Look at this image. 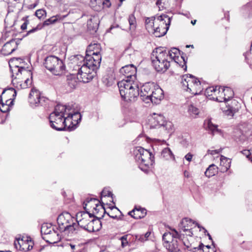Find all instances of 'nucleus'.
<instances>
[{
	"instance_id": "10",
	"label": "nucleus",
	"mask_w": 252,
	"mask_h": 252,
	"mask_svg": "<svg viewBox=\"0 0 252 252\" xmlns=\"http://www.w3.org/2000/svg\"><path fill=\"white\" fill-rule=\"evenodd\" d=\"M75 58L80 60L74 66V70H76L78 72L92 73V71L96 72L100 64H98V65H96L94 62H94L90 60L87 61L83 56L79 55H76Z\"/></svg>"
},
{
	"instance_id": "28",
	"label": "nucleus",
	"mask_w": 252,
	"mask_h": 252,
	"mask_svg": "<svg viewBox=\"0 0 252 252\" xmlns=\"http://www.w3.org/2000/svg\"><path fill=\"white\" fill-rule=\"evenodd\" d=\"M147 214V211L144 208L134 209L128 212V215L135 219L144 218Z\"/></svg>"
},
{
	"instance_id": "48",
	"label": "nucleus",
	"mask_w": 252,
	"mask_h": 252,
	"mask_svg": "<svg viewBox=\"0 0 252 252\" xmlns=\"http://www.w3.org/2000/svg\"><path fill=\"white\" fill-rule=\"evenodd\" d=\"M32 85V80L29 78L27 79L25 82L21 85L23 89H25Z\"/></svg>"
},
{
	"instance_id": "53",
	"label": "nucleus",
	"mask_w": 252,
	"mask_h": 252,
	"mask_svg": "<svg viewBox=\"0 0 252 252\" xmlns=\"http://www.w3.org/2000/svg\"><path fill=\"white\" fill-rule=\"evenodd\" d=\"M32 244V250H33V252H39L43 249V247H41L40 246L38 247L37 245H34L33 242Z\"/></svg>"
},
{
	"instance_id": "35",
	"label": "nucleus",
	"mask_w": 252,
	"mask_h": 252,
	"mask_svg": "<svg viewBox=\"0 0 252 252\" xmlns=\"http://www.w3.org/2000/svg\"><path fill=\"white\" fill-rule=\"evenodd\" d=\"M217 87H218L216 86V87H210L207 88L205 91V95L207 97H210V99L213 100L212 99H211V98L214 97L213 96L214 94L215 95H216V93L218 91Z\"/></svg>"
},
{
	"instance_id": "6",
	"label": "nucleus",
	"mask_w": 252,
	"mask_h": 252,
	"mask_svg": "<svg viewBox=\"0 0 252 252\" xmlns=\"http://www.w3.org/2000/svg\"><path fill=\"white\" fill-rule=\"evenodd\" d=\"M181 84L183 89L194 95L200 94L203 90L200 81L191 74L183 75Z\"/></svg>"
},
{
	"instance_id": "62",
	"label": "nucleus",
	"mask_w": 252,
	"mask_h": 252,
	"mask_svg": "<svg viewBox=\"0 0 252 252\" xmlns=\"http://www.w3.org/2000/svg\"><path fill=\"white\" fill-rule=\"evenodd\" d=\"M221 89L222 88L220 87H219L217 93H218V94H220V96H221V97H222V96H223V94H221V92L220 91V89L221 90Z\"/></svg>"
},
{
	"instance_id": "61",
	"label": "nucleus",
	"mask_w": 252,
	"mask_h": 252,
	"mask_svg": "<svg viewBox=\"0 0 252 252\" xmlns=\"http://www.w3.org/2000/svg\"><path fill=\"white\" fill-rule=\"evenodd\" d=\"M195 224H196V225H197V227L200 228V230H201V229H202L204 230L205 233L207 232V230L203 227L201 226L198 223H196Z\"/></svg>"
},
{
	"instance_id": "39",
	"label": "nucleus",
	"mask_w": 252,
	"mask_h": 252,
	"mask_svg": "<svg viewBox=\"0 0 252 252\" xmlns=\"http://www.w3.org/2000/svg\"><path fill=\"white\" fill-rule=\"evenodd\" d=\"M206 130L208 131L209 133H211L212 135L215 134L221 135L222 131L221 130L219 129L218 127H206Z\"/></svg>"
},
{
	"instance_id": "42",
	"label": "nucleus",
	"mask_w": 252,
	"mask_h": 252,
	"mask_svg": "<svg viewBox=\"0 0 252 252\" xmlns=\"http://www.w3.org/2000/svg\"><path fill=\"white\" fill-rule=\"evenodd\" d=\"M77 127H52L57 131H72L74 130Z\"/></svg>"
},
{
	"instance_id": "46",
	"label": "nucleus",
	"mask_w": 252,
	"mask_h": 252,
	"mask_svg": "<svg viewBox=\"0 0 252 252\" xmlns=\"http://www.w3.org/2000/svg\"><path fill=\"white\" fill-rule=\"evenodd\" d=\"M113 194V193L109 190L104 189L101 192V197H106V196H111L112 197Z\"/></svg>"
},
{
	"instance_id": "31",
	"label": "nucleus",
	"mask_w": 252,
	"mask_h": 252,
	"mask_svg": "<svg viewBox=\"0 0 252 252\" xmlns=\"http://www.w3.org/2000/svg\"><path fill=\"white\" fill-rule=\"evenodd\" d=\"M191 223H194V222H192L191 219L188 218L184 219L181 222L182 229L183 231H187L188 232V234H187L189 236H192V235L193 234L192 232L190 231L191 228H189V227L188 226L189 224Z\"/></svg>"
},
{
	"instance_id": "34",
	"label": "nucleus",
	"mask_w": 252,
	"mask_h": 252,
	"mask_svg": "<svg viewBox=\"0 0 252 252\" xmlns=\"http://www.w3.org/2000/svg\"><path fill=\"white\" fill-rule=\"evenodd\" d=\"M166 53L168 59L175 60V58L178 57V55L180 54V50L176 48H173L170 51L166 50Z\"/></svg>"
},
{
	"instance_id": "11",
	"label": "nucleus",
	"mask_w": 252,
	"mask_h": 252,
	"mask_svg": "<svg viewBox=\"0 0 252 252\" xmlns=\"http://www.w3.org/2000/svg\"><path fill=\"white\" fill-rule=\"evenodd\" d=\"M101 46L98 43L90 44L86 51V56L84 57L87 61H91L94 62L96 65L100 64L101 61Z\"/></svg>"
},
{
	"instance_id": "51",
	"label": "nucleus",
	"mask_w": 252,
	"mask_h": 252,
	"mask_svg": "<svg viewBox=\"0 0 252 252\" xmlns=\"http://www.w3.org/2000/svg\"><path fill=\"white\" fill-rule=\"evenodd\" d=\"M95 207L94 208V211H95V212H94V214H97L98 213V211L99 210V209H97V207H99L100 208V209L101 210V211L103 212V214H105L106 212L105 210V209L104 208V207L102 206V205H98L97 204H95Z\"/></svg>"
},
{
	"instance_id": "8",
	"label": "nucleus",
	"mask_w": 252,
	"mask_h": 252,
	"mask_svg": "<svg viewBox=\"0 0 252 252\" xmlns=\"http://www.w3.org/2000/svg\"><path fill=\"white\" fill-rule=\"evenodd\" d=\"M57 222L60 231L68 230L74 234L76 232L77 226L74 222V218L68 212H63L57 218Z\"/></svg>"
},
{
	"instance_id": "40",
	"label": "nucleus",
	"mask_w": 252,
	"mask_h": 252,
	"mask_svg": "<svg viewBox=\"0 0 252 252\" xmlns=\"http://www.w3.org/2000/svg\"><path fill=\"white\" fill-rule=\"evenodd\" d=\"M10 67L11 68V71L12 72V76L14 77V74H16L17 75L19 73H21V72L22 70H25L27 71V70L26 69V67L24 66H18L17 65H15L14 68H12L11 66L10 65Z\"/></svg>"
},
{
	"instance_id": "56",
	"label": "nucleus",
	"mask_w": 252,
	"mask_h": 252,
	"mask_svg": "<svg viewBox=\"0 0 252 252\" xmlns=\"http://www.w3.org/2000/svg\"><path fill=\"white\" fill-rule=\"evenodd\" d=\"M241 153L246 157L248 158L249 159L250 158V156H251V150H245L241 152Z\"/></svg>"
},
{
	"instance_id": "44",
	"label": "nucleus",
	"mask_w": 252,
	"mask_h": 252,
	"mask_svg": "<svg viewBox=\"0 0 252 252\" xmlns=\"http://www.w3.org/2000/svg\"><path fill=\"white\" fill-rule=\"evenodd\" d=\"M237 109L230 107L227 110L225 111V114L229 116H233L234 114L237 111Z\"/></svg>"
},
{
	"instance_id": "64",
	"label": "nucleus",
	"mask_w": 252,
	"mask_h": 252,
	"mask_svg": "<svg viewBox=\"0 0 252 252\" xmlns=\"http://www.w3.org/2000/svg\"><path fill=\"white\" fill-rule=\"evenodd\" d=\"M251 161H252V149L251 150V156H250V158Z\"/></svg>"
},
{
	"instance_id": "2",
	"label": "nucleus",
	"mask_w": 252,
	"mask_h": 252,
	"mask_svg": "<svg viewBox=\"0 0 252 252\" xmlns=\"http://www.w3.org/2000/svg\"><path fill=\"white\" fill-rule=\"evenodd\" d=\"M151 59L153 65L158 72H164L170 66L166 50L164 47L156 48L152 54Z\"/></svg>"
},
{
	"instance_id": "26",
	"label": "nucleus",
	"mask_w": 252,
	"mask_h": 252,
	"mask_svg": "<svg viewBox=\"0 0 252 252\" xmlns=\"http://www.w3.org/2000/svg\"><path fill=\"white\" fill-rule=\"evenodd\" d=\"M16 47L15 40L11 39L3 46L1 51L4 55H9L16 50Z\"/></svg>"
},
{
	"instance_id": "43",
	"label": "nucleus",
	"mask_w": 252,
	"mask_h": 252,
	"mask_svg": "<svg viewBox=\"0 0 252 252\" xmlns=\"http://www.w3.org/2000/svg\"><path fill=\"white\" fill-rule=\"evenodd\" d=\"M243 129H240L237 127L236 129L237 131L239 132V133H240L242 135H243L244 137L247 138L249 134L248 133V127H242Z\"/></svg>"
},
{
	"instance_id": "38",
	"label": "nucleus",
	"mask_w": 252,
	"mask_h": 252,
	"mask_svg": "<svg viewBox=\"0 0 252 252\" xmlns=\"http://www.w3.org/2000/svg\"><path fill=\"white\" fill-rule=\"evenodd\" d=\"M46 11L43 9H38L36 11L34 16L35 18H34L32 20L35 21L37 19H43L46 16Z\"/></svg>"
},
{
	"instance_id": "54",
	"label": "nucleus",
	"mask_w": 252,
	"mask_h": 252,
	"mask_svg": "<svg viewBox=\"0 0 252 252\" xmlns=\"http://www.w3.org/2000/svg\"><path fill=\"white\" fill-rule=\"evenodd\" d=\"M204 125H206V126H218V125L213 124L211 119L205 120L204 121Z\"/></svg>"
},
{
	"instance_id": "21",
	"label": "nucleus",
	"mask_w": 252,
	"mask_h": 252,
	"mask_svg": "<svg viewBox=\"0 0 252 252\" xmlns=\"http://www.w3.org/2000/svg\"><path fill=\"white\" fill-rule=\"evenodd\" d=\"M150 126H166L167 122L164 120V117L162 115L154 114V117H151L149 119Z\"/></svg>"
},
{
	"instance_id": "30",
	"label": "nucleus",
	"mask_w": 252,
	"mask_h": 252,
	"mask_svg": "<svg viewBox=\"0 0 252 252\" xmlns=\"http://www.w3.org/2000/svg\"><path fill=\"white\" fill-rule=\"evenodd\" d=\"M77 77L76 73L71 74L67 76V84L71 89H75L78 85Z\"/></svg>"
},
{
	"instance_id": "57",
	"label": "nucleus",
	"mask_w": 252,
	"mask_h": 252,
	"mask_svg": "<svg viewBox=\"0 0 252 252\" xmlns=\"http://www.w3.org/2000/svg\"><path fill=\"white\" fill-rule=\"evenodd\" d=\"M181 58L183 60V64H180V65L181 66V67L184 69V70L186 71L187 69V66L186 65L187 61L185 60V59L183 56H181Z\"/></svg>"
},
{
	"instance_id": "24",
	"label": "nucleus",
	"mask_w": 252,
	"mask_h": 252,
	"mask_svg": "<svg viewBox=\"0 0 252 252\" xmlns=\"http://www.w3.org/2000/svg\"><path fill=\"white\" fill-rule=\"evenodd\" d=\"M64 117H66L64 115H58L52 113L49 117V122L51 124L50 126H55L56 125L64 126L63 119Z\"/></svg>"
},
{
	"instance_id": "16",
	"label": "nucleus",
	"mask_w": 252,
	"mask_h": 252,
	"mask_svg": "<svg viewBox=\"0 0 252 252\" xmlns=\"http://www.w3.org/2000/svg\"><path fill=\"white\" fill-rule=\"evenodd\" d=\"M221 94H223V96L221 97H213L211 98L213 100H215L218 102L227 101L232 98L234 96L233 91L229 87H224L221 89Z\"/></svg>"
},
{
	"instance_id": "55",
	"label": "nucleus",
	"mask_w": 252,
	"mask_h": 252,
	"mask_svg": "<svg viewBox=\"0 0 252 252\" xmlns=\"http://www.w3.org/2000/svg\"><path fill=\"white\" fill-rule=\"evenodd\" d=\"M64 246L66 249H68V248H70L71 249V250H72L73 251H74L75 248V245H73V244H70L69 243H66L64 244Z\"/></svg>"
},
{
	"instance_id": "4",
	"label": "nucleus",
	"mask_w": 252,
	"mask_h": 252,
	"mask_svg": "<svg viewBox=\"0 0 252 252\" xmlns=\"http://www.w3.org/2000/svg\"><path fill=\"white\" fill-rule=\"evenodd\" d=\"M135 159L139 164L140 168L144 172L154 163V156L149 151L141 147H138L135 150Z\"/></svg>"
},
{
	"instance_id": "32",
	"label": "nucleus",
	"mask_w": 252,
	"mask_h": 252,
	"mask_svg": "<svg viewBox=\"0 0 252 252\" xmlns=\"http://www.w3.org/2000/svg\"><path fill=\"white\" fill-rule=\"evenodd\" d=\"M54 230V228L50 223H43L41 227V233L42 237L45 236L49 234Z\"/></svg>"
},
{
	"instance_id": "18",
	"label": "nucleus",
	"mask_w": 252,
	"mask_h": 252,
	"mask_svg": "<svg viewBox=\"0 0 252 252\" xmlns=\"http://www.w3.org/2000/svg\"><path fill=\"white\" fill-rule=\"evenodd\" d=\"M163 97V90L158 85L156 84L154 90H153V93L151 94V97H150L149 100H150L152 103H158Z\"/></svg>"
},
{
	"instance_id": "41",
	"label": "nucleus",
	"mask_w": 252,
	"mask_h": 252,
	"mask_svg": "<svg viewBox=\"0 0 252 252\" xmlns=\"http://www.w3.org/2000/svg\"><path fill=\"white\" fill-rule=\"evenodd\" d=\"M161 156L163 158L168 159L169 158H171L173 156V154L170 149L166 148L162 150L161 152Z\"/></svg>"
},
{
	"instance_id": "20",
	"label": "nucleus",
	"mask_w": 252,
	"mask_h": 252,
	"mask_svg": "<svg viewBox=\"0 0 252 252\" xmlns=\"http://www.w3.org/2000/svg\"><path fill=\"white\" fill-rule=\"evenodd\" d=\"M67 15H57L56 16L51 17L48 19L45 20L43 24L42 25L38 24L36 28H32V32L36 31L38 30L41 29L43 26L45 25H49L51 24H54L57 22L58 21L63 20Z\"/></svg>"
},
{
	"instance_id": "1",
	"label": "nucleus",
	"mask_w": 252,
	"mask_h": 252,
	"mask_svg": "<svg viewBox=\"0 0 252 252\" xmlns=\"http://www.w3.org/2000/svg\"><path fill=\"white\" fill-rule=\"evenodd\" d=\"M171 23V17L166 14L147 18L145 27L148 32L160 37L166 34Z\"/></svg>"
},
{
	"instance_id": "3",
	"label": "nucleus",
	"mask_w": 252,
	"mask_h": 252,
	"mask_svg": "<svg viewBox=\"0 0 252 252\" xmlns=\"http://www.w3.org/2000/svg\"><path fill=\"white\" fill-rule=\"evenodd\" d=\"M91 216H89L88 212H79L76 215V221L77 226L76 232L74 234L78 233L80 228H82L89 232H92L98 231L100 227H95V225H101V223L98 220H91Z\"/></svg>"
},
{
	"instance_id": "60",
	"label": "nucleus",
	"mask_w": 252,
	"mask_h": 252,
	"mask_svg": "<svg viewBox=\"0 0 252 252\" xmlns=\"http://www.w3.org/2000/svg\"><path fill=\"white\" fill-rule=\"evenodd\" d=\"M150 234L151 232L150 231H148L144 235V238L146 241L148 240V238L150 236Z\"/></svg>"
},
{
	"instance_id": "36",
	"label": "nucleus",
	"mask_w": 252,
	"mask_h": 252,
	"mask_svg": "<svg viewBox=\"0 0 252 252\" xmlns=\"http://www.w3.org/2000/svg\"><path fill=\"white\" fill-rule=\"evenodd\" d=\"M188 113L189 115L192 117H196L199 113V109L194 106L192 104H190L188 107Z\"/></svg>"
},
{
	"instance_id": "5",
	"label": "nucleus",
	"mask_w": 252,
	"mask_h": 252,
	"mask_svg": "<svg viewBox=\"0 0 252 252\" xmlns=\"http://www.w3.org/2000/svg\"><path fill=\"white\" fill-rule=\"evenodd\" d=\"M180 239V234L175 229H171V231L165 232L162 236L163 246L168 252H179Z\"/></svg>"
},
{
	"instance_id": "23",
	"label": "nucleus",
	"mask_w": 252,
	"mask_h": 252,
	"mask_svg": "<svg viewBox=\"0 0 252 252\" xmlns=\"http://www.w3.org/2000/svg\"><path fill=\"white\" fill-rule=\"evenodd\" d=\"M72 104L62 105L61 104H57L55 107V110L52 113H55L58 115H62L65 116L67 115L68 112L72 111Z\"/></svg>"
},
{
	"instance_id": "13",
	"label": "nucleus",
	"mask_w": 252,
	"mask_h": 252,
	"mask_svg": "<svg viewBox=\"0 0 252 252\" xmlns=\"http://www.w3.org/2000/svg\"><path fill=\"white\" fill-rule=\"evenodd\" d=\"M156 85L154 82H148L145 83L141 88L140 93V97L144 101L148 102L149 99L153 93V90Z\"/></svg>"
},
{
	"instance_id": "22",
	"label": "nucleus",
	"mask_w": 252,
	"mask_h": 252,
	"mask_svg": "<svg viewBox=\"0 0 252 252\" xmlns=\"http://www.w3.org/2000/svg\"><path fill=\"white\" fill-rule=\"evenodd\" d=\"M32 97H35L34 105L35 107L39 106H44L48 101V99L45 97H41L39 92L32 87Z\"/></svg>"
},
{
	"instance_id": "45",
	"label": "nucleus",
	"mask_w": 252,
	"mask_h": 252,
	"mask_svg": "<svg viewBox=\"0 0 252 252\" xmlns=\"http://www.w3.org/2000/svg\"><path fill=\"white\" fill-rule=\"evenodd\" d=\"M96 3H102L106 7L109 8L111 6V3L109 0H95Z\"/></svg>"
},
{
	"instance_id": "19",
	"label": "nucleus",
	"mask_w": 252,
	"mask_h": 252,
	"mask_svg": "<svg viewBox=\"0 0 252 252\" xmlns=\"http://www.w3.org/2000/svg\"><path fill=\"white\" fill-rule=\"evenodd\" d=\"M32 241V239L30 237H27V239L24 240L23 239H17L14 242V246L17 250L20 251L27 252L30 250V245L29 244V242Z\"/></svg>"
},
{
	"instance_id": "37",
	"label": "nucleus",
	"mask_w": 252,
	"mask_h": 252,
	"mask_svg": "<svg viewBox=\"0 0 252 252\" xmlns=\"http://www.w3.org/2000/svg\"><path fill=\"white\" fill-rule=\"evenodd\" d=\"M128 20L129 24V30L134 31L136 26V21L134 15H129Z\"/></svg>"
},
{
	"instance_id": "14",
	"label": "nucleus",
	"mask_w": 252,
	"mask_h": 252,
	"mask_svg": "<svg viewBox=\"0 0 252 252\" xmlns=\"http://www.w3.org/2000/svg\"><path fill=\"white\" fill-rule=\"evenodd\" d=\"M134 80L135 79H123L122 80L118 83V86L121 96L126 95V92H128L129 88L132 87Z\"/></svg>"
},
{
	"instance_id": "59",
	"label": "nucleus",
	"mask_w": 252,
	"mask_h": 252,
	"mask_svg": "<svg viewBox=\"0 0 252 252\" xmlns=\"http://www.w3.org/2000/svg\"><path fill=\"white\" fill-rule=\"evenodd\" d=\"M27 25H28V21H25L24 22V23L21 25V29L22 30H26L27 29Z\"/></svg>"
},
{
	"instance_id": "9",
	"label": "nucleus",
	"mask_w": 252,
	"mask_h": 252,
	"mask_svg": "<svg viewBox=\"0 0 252 252\" xmlns=\"http://www.w3.org/2000/svg\"><path fill=\"white\" fill-rule=\"evenodd\" d=\"M16 95V91L13 88L3 91L0 96V110L2 112L6 113L10 110Z\"/></svg>"
},
{
	"instance_id": "7",
	"label": "nucleus",
	"mask_w": 252,
	"mask_h": 252,
	"mask_svg": "<svg viewBox=\"0 0 252 252\" xmlns=\"http://www.w3.org/2000/svg\"><path fill=\"white\" fill-rule=\"evenodd\" d=\"M43 64L46 68L55 75L63 74L65 66L63 61L55 56H49L44 59Z\"/></svg>"
},
{
	"instance_id": "33",
	"label": "nucleus",
	"mask_w": 252,
	"mask_h": 252,
	"mask_svg": "<svg viewBox=\"0 0 252 252\" xmlns=\"http://www.w3.org/2000/svg\"><path fill=\"white\" fill-rule=\"evenodd\" d=\"M218 170V167L214 164H212L207 168L205 172V175L209 178L212 177L217 173Z\"/></svg>"
},
{
	"instance_id": "29",
	"label": "nucleus",
	"mask_w": 252,
	"mask_h": 252,
	"mask_svg": "<svg viewBox=\"0 0 252 252\" xmlns=\"http://www.w3.org/2000/svg\"><path fill=\"white\" fill-rule=\"evenodd\" d=\"M220 160V171L221 172L227 171L230 167V161H229V159L221 155Z\"/></svg>"
},
{
	"instance_id": "12",
	"label": "nucleus",
	"mask_w": 252,
	"mask_h": 252,
	"mask_svg": "<svg viewBox=\"0 0 252 252\" xmlns=\"http://www.w3.org/2000/svg\"><path fill=\"white\" fill-rule=\"evenodd\" d=\"M81 120V114L78 112H74V109L72 106V111L68 112L67 116L64 118V126H76Z\"/></svg>"
},
{
	"instance_id": "15",
	"label": "nucleus",
	"mask_w": 252,
	"mask_h": 252,
	"mask_svg": "<svg viewBox=\"0 0 252 252\" xmlns=\"http://www.w3.org/2000/svg\"><path fill=\"white\" fill-rule=\"evenodd\" d=\"M120 73L125 76L124 79H136V68L133 64H129L122 67Z\"/></svg>"
},
{
	"instance_id": "17",
	"label": "nucleus",
	"mask_w": 252,
	"mask_h": 252,
	"mask_svg": "<svg viewBox=\"0 0 252 252\" xmlns=\"http://www.w3.org/2000/svg\"><path fill=\"white\" fill-rule=\"evenodd\" d=\"M140 94L139 87L136 83H133L132 87L126 92V95L121 96L126 101H131Z\"/></svg>"
},
{
	"instance_id": "52",
	"label": "nucleus",
	"mask_w": 252,
	"mask_h": 252,
	"mask_svg": "<svg viewBox=\"0 0 252 252\" xmlns=\"http://www.w3.org/2000/svg\"><path fill=\"white\" fill-rule=\"evenodd\" d=\"M222 150V149L220 148L218 150H208L207 151L208 153L211 154L212 155H215L216 154H218L220 152H221Z\"/></svg>"
},
{
	"instance_id": "50",
	"label": "nucleus",
	"mask_w": 252,
	"mask_h": 252,
	"mask_svg": "<svg viewBox=\"0 0 252 252\" xmlns=\"http://www.w3.org/2000/svg\"><path fill=\"white\" fill-rule=\"evenodd\" d=\"M202 246L203 244L201 243L197 247L191 248L189 251L192 252H202Z\"/></svg>"
},
{
	"instance_id": "25",
	"label": "nucleus",
	"mask_w": 252,
	"mask_h": 252,
	"mask_svg": "<svg viewBox=\"0 0 252 252\" xmlns=\"http://www.w3.org/2000/svg\"><path fill=\"white\" fill-rule=\"evenodd\" d=\"M96 72H92V73L86 72H78L76 73L77 79L80 82L83 83H88L91 81L93 78L96 75Z\"/></svg>"
},
{
	"instance_id": "47",
	"label": "nucleus",
	"mask_w": 252,
	"mask_h": 252,
	"mask_svg": "<svg viewBox=\"0 0 252 252\" xmlns=\"http://www.w3.org/2000/svg\"><path fill=\"white\" fill-rule=\"evenodd\" d=\"M134 237H135V240H137L140 242H144L146 241L144 238L143 234H135V235H134Z\"/></svg>"
},
{
	"instance_id": "27",
	"label": "nucleus",
	"mask_w": 252,
	"mask_h": 252,
	"mask_svg": "<svg viewBox=\"0 0 252 252\" xmlns=\"http://www.w3.org/2000/svg\"><path fill=\"white\" fill-rule=\"evenodd\" d=\"M43 239L50 244H55L60 240L61 237L59 233L54 230L49 234L43 236Z\"/></svg>"
},
{
	"instance_id": "49",
	"label": "nucleus",
	"mask_w": 252,
	"mask_h": 252,
	"mask_svg": "<svg viewBox=\"0 0 252 252\" xmlns=\"http://www.w3.org/2000/svg\"><path fill=\"white\" fill-rule=\"evenodd\" d=\"M127 235H126L121 237L120 240L121 241L122 246L125 247L128 244V241L127 240Z\"/></svg>"
},
{
	"instance_id": "63",
	"label": "nucleus",
	"mask_w": 252,
	"mask_h": 252,
	"mask_svg": "<svg viewBox=\"0 0 252 252\" xmlns=\"http://www.w3.org/2000/svg\"><path fill=\"white\" fill-rule=\"evenodd\" d=\"M184 174H185V176L186 177H187V178H189V173H188V172L185 171V172H184Z\"/></svg>"
},
{
	"instance_id": "58",
	"label": "nucleus",
	"mask_w": 252,
	"mask_h": 252,
	"mask_svg": "<svg viewBox=\"0 0 252 252\" xmlns=\"http://www.w3.org/2000/svg\"><path fill=\"white\" fill-rule=\"evenodd\" d=\"M192 157L193 155L190 153H189L185 156V158L187 160H188L189 162H190L191 161Z\"/></svg>"
}]
</instances>
